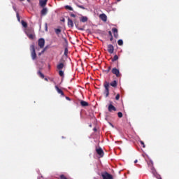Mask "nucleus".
Masks as SVG:
<instances>
[{
  "label": "nucleus",
  "mask_w": 179,
  "mask_h": 179,
  "mask_svg": "<svg viewBox=\"0 0 179 179\" xmlns=\"http://www.w3.org/2000/svg\"><path fill=\"white\" fill-rule=\"evenodd\" d=\"M66 66V62L64 59V58H61L59 64L57 65V69L58 71H61L64 69Z\"/></svg>",
  "instance_id": "f257e3e1"
},
{
  "label": "nucleus",
  "mask_w": 179,
  "mask_h": 179,
  "mask_svg": "<svg viewBox=\"0 0 179 179\" xmlns=\"http://www.w3.org/2000/svg\"><path fill=\"white\" fill-rule=\"evenodd\" d=\"M103 87H105L103 94H105L106 97H108V96H110V83L105 81Z\"/></svg>",
  "instance_id": "f03ea898"
},
{
  "label": "nucleus",
  "mask_w": 179,
  "mask_h": 179,
  "mask_svg": "<svg viewBox=\"0 0 179 179\" xmlns=\"http://www.w3.org/2000/svg\"><path fill=\"white\" fill-rule=\"evenodd\" d=\"M25 33L27 37L30 38V40L34 39V29H33L32 28H29L26 30Z\"/></svg>",
  "instance_id": "7ed1b4c3"
},
{
  "label": "nucleus",
  "mask_w": 179,
  "mask_h": 179,
  "mask_svg": "<svg viewBox=\"0 0 179 179\" xmlns=\"http://www.w3.org/2000/svg\"><path fill=\"white\" fill-rule=\"evenodd\" d=\"M30 51L31 59L33 60L36 59V58H37V55L36 54V48L34 44L30 45Z\"/></svg>",
  "instance_id": "20e7f679"
},
{
  "label": "nucleus",
  "mask_w": 179,
  "mask_h": 179,
  "mask_svg": "<svg viewBox=\"0 0 179 179\" xmlns=\"http://www.w3.org/2000/svg\"><path fill=\"white\" fill-rule=\"evenodd\" d=\"M101 176L103 179H114L113 175L108 173L107 171L102 172Z\"/></svg>",
  "instance_id": "39448f33"
},
{
  "label": "nucleus",
  "mask_w": 179,
  "mask_h": 179,
  "mask_svg": "<svg viewBox=\"0 0 179 179\" xmlns=\"http://www.w3.org/2000/svg\"><path fill=\"white\" fill-rule=\"evenodd\" d=\"M112 73H113V75H115L116 78H120V76H121V73H120V70L117 68H113L112 69Z\"/></svg>",
  "instance_id": "423d86ee"
},
{
  "label": "nucleus",
  "mask_w": 179,
  "mask_h": 179,
  "mask_svg": "<svg viewBox=\"0 0 179 179\" xmlns=\"http://www.w3.org/2000/svg\"><path fill=\"white\" fill-rule=\"evenodd\" d=\"M45 44V41L44 38H40L38 41V45L40 47V48H44V45Z\"/></svg>",
  "instance_id": "0eeeda50"
},
{
  "label": "nucleus",
  "mask_w": 179,
  "mask_h": 179,
  "mask_svg": "<svg viewBox=\"0 0 179 179\" xmlns=\"http://www.w3.org/2000/svg\"><path fill=\"white\" fill-rule=\"evenodd\" d=\"M96 152L97 155L100 156V157H103V156H104V151H103V149H101V148H96Z\"/></svg>",
  "instance_id": "6e6552de"
},
{
  "label": "nucleus",
  "mask_w": 179,
  "mask_h": 179,
  "mask_svg": "<svg viewBox=\"0 0 179 179\" xmlns=\"http://www.w3.org/2000/svg\"><path fill=\"white\" fill-rule=\"evenodd\" d=\"M108 110L109 113H113V111H117V108H115L113 104H109Z\"/></svg>",
  "instance_id": "1a4fd4ad"
},
{
  "label": "nucleus",
  "mask_w": 179,
  "mask_h": 179,
  "mask_svg": "<svg viewBox=\"0 0 179 179\" xmlns=\"http://www.w3.org/2000/svg\"><path fill=\"white\" fill-rule=\"evenodd\" d=\"M108 52L109 54H113L114 52V46L113 45H108Z\"/></svg>",
  "instance_id": "9d476101"
},
{
  "label": "nucleus",
  "mask_w": 179,
  "mask_h": 179,
  "mask_svg": "<svg viewBox=\"0 0 179 179\" xmlns=\"http://www.w3.org/2000/svg\"><path fill=\"white\" fill-rule=\"evenodd\" d=\"M47 2H48V0H40L39 1V4L41 8H44L45 5H47Z\"/></svg>",
  "instance_id": "9b49d317"
},
{
  "label": "nucleus",
  "mask_w": 179,
  "mask_h": 179,
  "mask_svg": "<svg viewBox=\"0 0 179 179\" xmlns=\"http://www.w3.org/2000/svg\"><path fill=\"white\" fill-rule=\"evenodd\" d=\"M112 31L114 34L115 38H118V29L117 28H113Z\"/></svg>",
  "instance_id": "f8f14e48"
},
{
  "label": "nucleus",
  "mask_w": 179,
  "mask_h": 179,
  "mask_svg": "<svg viewBox=\"0 0 179 179\" xmlns=\"http://www.w3.org/2000/svg\"><path fill=\"white\" fill-rule=\"evenodd\" d=\"M99 17H100L101 20H102L103 22H107V15H106V14H104V13L101 14L99 15Z\"/></svg>",
  "instance_id": "ddd939ff"
},
{
  "label": "nucleus",
  "mask_w": 179,
  "mask_h": 179,
  "mask_svg": "<svg viewBox=\"0 0 179 179\" xmlns=\"http://www.w3.org/2000/svg\"><path fill=\"white\" fill-rule=\"evenodd\" d=\"M55 87L59 94H61V96H64V91H62V90L59 89V87H58L57 85Z\"/></svg>",
  "instance_id": "4468645a"
},
{
  "label": "nucleus",
  "mask_w": 179,
  "mask_h": 179,
  "mask_svg": "<svg viewBox=\"0 0 179 179\" xmlns=\"http://www.w3.org/2000/svg\"><path fill=\"white\" fill-rule=\"evenodd\" d=\"M48 12V10L47 9V8H43L41 11V15L42 16H45V15H47V13Z\"/></svg>",
  "instance_id": "2eb2a0df"
},
{
  "label": "nucleus",
  "mask_w": 179,
  "mask_h": 179,
  "mask_svg": "<svg viewBox=\"0 0 179 179\" xmlns=\"http://www.w3.org/2000/svg\"><path fill=\"white\" fill-rule=\"evenodd\" d=\"M87 20H88V18L86 16H82L80 18V22H82V23H86V22H87Z\"/></svg>",
  "instance_id": "dca6fc26"
},
{
  "label": "nucleus",
  "mask_w": 179,
  "mask_h": 179,
  "mask_svg": "<svg viewBox=\"0 0 179 179\" xmlns=\"http://www.w3.org/2000/svg\"><path fill=\"white\" fill-rule=\"evenodd\" d=\"M67 24L69 26V27H73V21L72 20H71L70 18H68V22Z\"/></svg>",
  "instance_id": "f3484780"
},
{
  "label": "nucleus",
  "mask_w": 179,
  "mask_h": 179,
  "mask_svg": "<svg viewBox=\"0 0 179 179\" xmlns=\"http://www.w3.org/2000/svg\"><path fill=\"white\" fill-rule=\"evenodd\" d=\"M80 105L82 107H87L89 106V103H87L86 101H80Z\"/></svg>",
  "instance_id": "a211bd4d"
},
{
  "label": "nucleus",
  "mask_w": 179,
  "mask_h": 179,
  "mask_svg": "<svg viewBox=\"0 0 179 179\" xmlns=\"http://www.w3.org/2000/svg\"><path fill=\"white\" fill-rule=\"evenodd\" d=\"M117 85H118V83L117 82V80H113L109 84V85L112 86V87H117Z\"/></svg>",
  "instance_id": "6ab92c4d"
},
{
  "label": "nucleus",
  "mask_w": 179,
  "mask_h": 179,
  "mask_svg": "<svg viewBox=\"0 0 179 179\" xmlns=\"http://www.w3.org/2000/svg\"><path fill=\"white\" fill-rule=\"evenodd\" d=\"M21 24L25 29L27 27V22H24V20H22Z\"/></svg>",
  "instance_id": "aec40b11"
},
{
  "label": "nucleus",
  "mask_w": 179,
  "mask_h": 179,
  "mask_svg": "<svg viewBox=\"0 0 179 179\" xmlns=\"http://www.w3.org/2000/svg\"><path fill=\"white\" fill-rule=\"evenodd\" d=\"M115 61H118V55H115L112 59V62H115Z\"/></svg>",
  "instance_id": "412c9836"
},
{
  "label": "nucleus",
  "mask_w": 179,
  "mask_h": 179,
  "mask_svg": "<svg viewBox=\"0 0 179 179\" xmlns=\"http://www.w3.org/2000/svg\"><path fill=\"white\" fill-rule=\"evenodd\" d=\"M38 75L40 76V78H41V79H44V74H43V73H41L40 71H38Z\"/></svg>",
  "instance_id": "4be33fe9"
},
{
  "label": "nucleus",
  "mask_w": 179,
  "mask_h": 179,
  "mask_svg": "<svg viewBox=\"0 0 179 179\" xmlns=\"http://www.w3.org/2000/svg\"><path fill=\"white\" fill-rule=\"evenodd\" d=\"M59 76H61L62 78H64V71H62V70H59Z\"/></svg>",
  "instance_id": "5701e85b"
},
{
  "label": "nucleus",
  "mask_w": 179,
  "mask_h": 179,
  "mask_svg": "<svg viewBox=\"0 0 179 179\" xmlns=\"http://www.w3.org/2000/svg\"><path fill=\"white\" fill-rule=\"evenodd\" d=\"M118 45H124V41L122 39L118 40L117 41Z\"/></svg>",
  "instance_id": "b1692460"
},
{
  "label": "nucleus",
  "mask_w": 179,
  "mask_h": 179,
  "mask_svg": "<svg viewBox=\"0 0 179 179\" xmlns=\"http://www.w3.org/2000/svg\"><path fill=\"white\" fill-rule=\"evenodd\" d=\"M55 31L56 34H60L62 30H61V29H55Z\"/></svg>",
  "instance_id": "393cba45"
},
{
  "label": "nucleus",
  "mask_w": 179,
  "mask_h": 179,
  "mask_svg": "<svg viewBox=\"0 0 179 179\" xmlns=\"http://www.w3.org/2000/svg\"><path fill=\"white\" fill-rule=\"evenodd\" d=\"M65 9H68L69 10H73V8H72L71 6H66Z\"/></svg>",
  "instance_id": "a878e982"
},
{
  "label": "nucleus",
  "mask_w": 179,
  "mask_h": 179,
  "mask_svg": "<svg viewBox=\"0 0 179 179\" xmlns=\"http://www.w3.org/2000/svg\"><path fill=\"white\" fill-rule=\"evenodd\" d=\"M148 166H149L150 167H153V162L149 161V162H148Z\"/></svg>",
  "instance_id": "bb28decb"
},
{
  "label": "nucleus",
  "mask_w": 179,
  "mask_h": 179,
  "mask_svg": "<svg viewBox=\"0 0 179 179\" xmlns=\"http://www.w3.org/2000/svg\"><path fill=\"white\" fill-rule=\"evenodd\" d=\"M111 71V66H108V69L105 70L106 73H108Z\"/></svg>",
  "instance_id": "cd10ccee"
},
{
  "label": "nucleus",
  "mask_w": 179,
  "mask_h": 179,
  "mask_svg": "<svg viewBox=\"0 0 179 179\" xmlns=\"http://www.w3.org/2000/svg\"><path fill=\"white\" fill-rule=\"evenodd\" d=\"M117 116L119 117V118H122V113L121 112L117 113Z\"/></svg>",
  "instance_id": "c85d7f7f"
},
{
  "label": "nucleus",
  "mask_w": 179,
  "mask_h": 179,
  "mask_svg": "<svg viewBox=\"0 0 179 179\" xmlns=\"http://www.w3.org/2000/svg\"><path fill=\"white\" fill-rule=\"evenodd\" d=\"M79 22H76V21H74V24H75V26L78 28L79 27Z\"/></svg>",
  "instance_id": "c756f323"
},
{
  "label": "nucleus",
  "mask_w": 179,
  "mask_h": 179,
  "mask_svg": "<svg viewBox=\"0 0 179 179\" xmlns=\"http://www.w3.org/2000/svg\"><path fill=\"white\" fill-rule=\"evenodd\" d=\"M115 100H120V94H117L115 96Z\"/></svg>",
  "instance_id": "7c9ffc66"
},
{
  "label": "nucleus",
  "mask_w": 179,
  "mask_h": 179,
  "mask_svg": "<svg viewBox=\"0 0 179 179\" xmlns=\"http://www.w3.org/2000/svg\"><path fill=\"white\" fill-rule=\"evenodd\" d=\"M17 19L19 22H20V17L19 16V13H17Z\"/></svg>",
  "instance_id": "2f4dec72"
},
{
  "label": "nucleus",
  "mask_w": 179,
  "mask_h": 179,
  "mask_svg": "<svg viewBox=\"0 0 179 179\" xmlns=\"http://www.w3.org/2000/svg\"><path fill=\"white\" fill-rule=\"evenodd\" d=\"M140 143L143 145V148H145V143L143 141H141Z\"/></svg>",
  "instance_id": "473e14b6"
},
{
  "label": "nucleus",
  "mask_w": 179,
  "mask_h": 179,
  "mask_svg": "<svg viewBox=\"0 0 179 179\" xmlns=\"http://www.w3.org/2000/svg\"><path fill=\"white\" fill-rule=\"evenodd\" d=\"M70 15L71 16V17H76V15L73 13H71Z\"/></svg>",
  "instance_id": "72a5a7b5"
},
{
  "label": "nucleus",
  "mask_w": 179,
  "mask_h": 179,
  "mask_svg": "<svg viewBox=\"0 0 179 179\" xmlns=\"http://www.w3.org/2000/svg\"><path fill=\"white\" fill-rule=\"evenodd\" d=\"M78 8H80V9H85V7L83 6H78Z\"/></svg>",
  "instance_id": "f704fd0d"
},
{
  "label": "nucleus",
  "mask_w": 179,
  "mask_h": 179,
  "mask_svg": "<svg viewBox=\"0 0 179 179\" xmlns=\"http://www.w3.org/2000/svg\"><path fill=\"white\" fill-rule=\"evenodd\" d=\"M67 53H68V49L66 48L64 50V55H66Z\"/></svg>",
  "instance_id": "c9c22d12"
},
{
  "label": "nucleus",
  "mask_w": 179,
  "mask_h": 179,
  "mask_svg": "<svg viewBox=\"0 0 179 179\" xmlns=\"http://www.w3.org/2000/svg\"><path fill=\"white\" fill-rule=\"evenodd\" d=\"M108 34L109 36H110V37H113V33H111V31H108Z\"/></svg>",
  "instance_id": "e433bc0d"
},
{
  "label": "nucleus",
  "mask_w": 179,
  "mask_h": 179,
  "mask_svg": "<svg viewBox=\"0 0 179 179\" xmlns=\"http://www.w3.org/2000/svg\"><path fill=\"white\" fill-rule=\"evenodd\" d=\"M45 31H47L48 30V27L47 26V24H45Z\"/></svg>",
  "instance_id": "4c0bfd02"
},
{
  "label": "nucleus",
  "mask_w": 179,
  "mask_h": 179,
  "mask_svg": "<svg viewBox=\"0 0 179 179\" xmlns=\"http://www.w3.org/2000/svg\"><path fill=\"white\" fill-rule=\"evenodd\" d=\"M66 100L71 101V98H69V96H66Z\"/></svg>",
  "instance_id": "58836bf2"
},
{
  "label": "nucleus",
  "mask_w": 179,
  "mask_h": 179,
  "mask_svg": "<svg viewBox=\"0 0 179 179\" xmlns=\"http://www.w3.org/2000/svg\"><path fill=\"white\" fill-rule=\"evenodd\" d=\"M110 41H113V36H110Z\"/></svg>",
  "instance_id": "ea45409f"
},
{
  "label": "nucleus",
  "mask_w": 179,
  "mask_h": 179,
  "mask_svg": "<svg viewBox=\"0 0 179 179\" xmlns=\"http://www.w3.org/2000/svg\"><path fill=\"white\" fill-rule=\"evenodd\" d=\"M45 79V80L46 81V82H48V78H44Z\"/></svg>",
  "instance_id": "a19ab883"
},
{
  "label": "nucleus",
  "mask_w": 179,
  "mask_h": 179,
  "mask_svg": "<svg viewBox=\"0 0 179 179\" xmlns=\"http://www.w3.org/2000/svg\"><path fill=\"white\" fill-rule=\"evenodd\" d=\"M134 163H138V160L136 159V160L134 161Z\"/></svg>",
  "instance_id": "79ce46f5"
},
{
  "label": "nucleus",
  "mask_w": 179,
  "mask_h": 179,
  "mask_svg": "<svg viewBox=\"0 0 179 179\" xmlns=\"http://www.w3.org/2000/svg\"><path fill=\"white\" fill-rule=\"evenodd\" d=\"M78 30H83V29H82V28H78Z\"/></svg>",
  "instance_id": "37998d69"
},
{
  "label": "nucleus",
  "mask_w": 179,
  "mask_h": 179,
  "mask_svg": "<svg viewBox=\"0 0 179 179\" xmlns=\"http://www.w3.org/2000/svg\"><path fill=\"white\" fill-rule=\"evenodd\" d=\"M110 125H111V127H114V126H113V124H111V123H110Z\"/></svg>",
  "instance_id": "c03bdc74"
},
{
  "label": "nucleus",
  "mask_w": 179,
  "mask_h": 179,
  "mask_svg": "<svg viewBox=\"0 0 179 179\" xmlns=\"http://www.w3.org/2000/svg\"><path fill=\"white\" fill-rule=\"evenodd\" d=\"M121 0H117V2H120Z\"/></svg>",
  "instance_id": "a18cd8bd"
},
{
  "label": "nucleus",
  "mask_w": 179,
  "mask_h": 179,
  "mask_svg": "<svg viewBox=\"0 0 179 179\" xmlns=\"http://www.w3.org/2000/svg\"><path fill=\"white\" fill-rule=\"evenodd\" d=\"M27 2H30V0H27Z\"/></svg>",
  "instance_id": "49530a36"
},
{
  "label": "nucleus",
  "mask_w": 179,
  "mask_h": 179,
  "mask_svg": "<svg viewBox=\"0 0 179 179\" xmlns=\"http://www.w3.org/2000/svg\"><path fill=\"white\" fill-rule=\"evenodd\" d=\"M62 22H65V20H63Z\"/></svg>",
  "instance_id": "de8ad7c7"
},
{
  "label": "nucleus",
  "mask_w": 179,
  "mask_h": 179,
  "mask_svg": "<svg viewBox=\"0 0 179 179\" xmlns=\"http://www.w3.org/2000/svg\"><path fill=\"white\" fill-rule=\"evenodd\" d=\"M20 1H24V0H20Z\"/></svg>",
  "instance_id": "09e8293b"
},
{
  "label": "nucleus",
  "mask_w": 179,
  "mask_h": 179,
  "mask_svg": "<svg viewBox=\"0 0 179 179\" xmlns=\"http://www.w3.org/2000/svg\"><path fill=\"white\" fill-rule=\"evenodd\" d=\"M159 179H162V178H159Z\"/></svg>",
  "instance_id": "8fccbe9b"
}]
</instances>
